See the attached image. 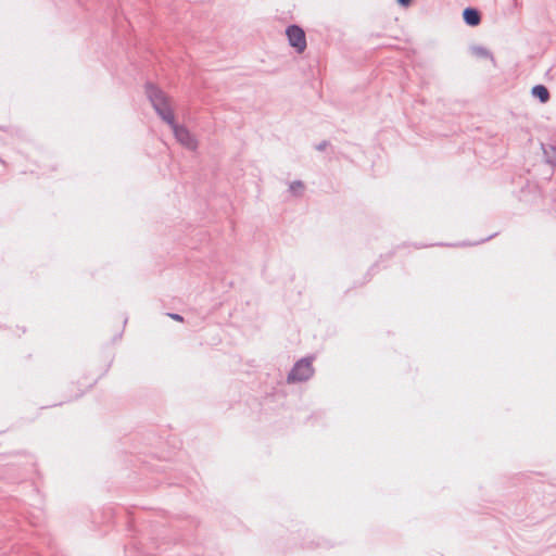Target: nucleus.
<instances>
[{
  "label": "nucleus",
  "instance_id": "2",
  "mask_svg": "<svg viewBox=\"0 0 556 556\" xmlns=\"http://www.w3.org/2000/svg\"><path fill=\"white\" fill-rule=\"evenodd\" d=\"M312 361V357H303L298 361L288 374L287 381L289 383L307 381L314 375Z\"/></svg>",
  "mask_w": 556,
  "mask_h": 556
},
{
  "label": "nucleus",
  "instance_id": "5",
  "mask_svg": "<svg viewBox=\"0 0 556 556\" xmlns=\"http://www.w3.org/2000/svg\"><path fill=\"white\" fill-rule=\"evenodd\" d=\"M463 18L468 26H478L481 22V13L478 9L468 7L463 11Z\"/></svg>",
  "mask_w": 556,
  "mask_h": 556
},
{
  "label": "nucleus",
  "instance_id": "3",
  "mask_svg": "<svg viewBox=\"0 0 556 556\" xmlns=\"http://www.w3.org/2000/svg\"><path fill=\"white\" fill-rule=\"evenodd\" d=\"M286 35L289 41V45L295 49L298 53L304 52L306 49V36L302 27L299 25L292 24L289 25L286 29Z\"/></svg>",
  "mask_w": 556,
  "mask_h": 556
},
{
  "label": "nucleus",
  "instance_id": "1",
  "mask_svg": "<svg viewBox=\"0 0 556 556\" xmlns=\"http://www.w3.org/2000/svg\"><path fill=\"white\" fill-rule=\"evenodd\" d=\"M146 94L162 121L169 126L174 125L175 116L167 94L152 83L146 84Z\"/></svg>",
  "mask_w": 556,
  "mask_h": 556
},
{
  "label": "nucleus",
  "instance_id": "4",
  "mask_svg": "<svg viewBox=\"0 0 556 556\" xmlns=\"http://www.w3.org/2000/svg\"><path fill=\"white\" fill-rule=\"evenodd\" d=\"M170 128L174 132L175 138L179 143L186 147L189 150H195L198 147V142L194 137L190 134V131L182 125H178L174 122V125H170Z\"/></svg>",
  "mask_w": 556,
  "mask_h": 556
},
{
  "label": "nucleus",
  "instance_id": "8",
  "mask_svg": "<svg viewBox=\"0 0 556 556\" xmlns=\"http://www.w3.org/2000/svg\"><path fill=\"white\" fill-rule=\"evenodd\" d=\"M472 52L478 58L491 59L493 62L495 61L493 54L484 47H472Z\"/></svg>",
  "mask_w": 556,
  "mask_h": 556
},
{
  "label": "nucleus",
  "instance_id": "12",
  "mask_svg": "<svg viewBox=\"0 0 556 556\" xmlns=\"http://www.w3.org/2000/svg\"><path fill=\"white\" fill-rule=\"evenodd\" d=\"M413 0H396V2L402 7H408Z\"/></svg>",
  "mask_w": 556,
  "mask_h": 556
},
{
  "label": "nucleus",
  "instance_id": "13",
  "mask_svg": "<svg viewBox=\"0 0 556 556\" xmlns=\"http://www.w3.org/2000/svg\"><path fill=\"white\" fill-rule=\"evenodd\" d=\"M492 237H493V236H489L488 238L483 239V240H482V242H483V241H486V240H489V239H492Z\"/></svg>",
  "mask_w": 556,
  "mask_h": 556
},
{
  "label": "nucleus",
  "instance_id": "10",
  "mask_svg": "<svg viewBox=\"0 0 556 556\" xmlns=\"http://www.w3.org/2000/svg\"><path fill=\"white\" fill-rule=\"evenodd\" d=\"M168 317H170L172 319L176 320V321H182L184 320V317L179 314H176V313H168L167 314Z\"/></svg>",
  "mask_w": 556,
  "mask_h": 556
},
{
  "label": "nucleus",
  "instance_id": "11",
  "mask_svg": "<svg viewBox=\"0 0 556 556\" xmlns=\"http://www.w3.org/2000/svg\"><path fill=\"white\" fill-rule=\"evenodd\" d=\"M327 146H328V141L324 140V141H321L320 143H318V144L316 146V149H317L318 151H324V150L327 148Z\"/></svg>",
  "mask_w": 556,
  "mask_h": 556
},
{
  "label": "nucleus",
  "instance_id": "7",
  "mask_svg": "<svg viewBox=\"0 0 556 556\" xmlns=\"http://www.w3.org/2000/svg\"><path fill=\"white\" fill-rule=\"evenodd\" d=\"M542 150L545 162L556 167V147L553 144L542 143Z\"/></svg>",
  "mask_w": 556,
  "mask_h": 556
},
{
  "label": "nucleus",
  "instance_id": "9",
  "mask_svg": "<svg viewBox=\"0 0 556 556\" xmlns=\"http://www.w3.org/2000/svg\"><path fill=\"white\" fill-rule=\"evenodd\" d=\"M289 190L295 194V195H299L302 193V191L304 190V184L301 181V180H295L293 182L290 184L289 186Z\"/></svg>",
  "mask_w": 556,
  "mask_h": 556
},
{
  "label": "nucleus",
  "instance_id": "6",
  "mask_svg": "<svg viewBox=\"0 0 556 556\" xmlns=\"http://www.w3.org/2000/svg\"><path fill=\"white\" fill-rule=\"evenodd\" d=\"M531 93L534 98H538L541 103H546L551 98L549 91L544 85H535Z\"/></svg>",
  "mask_w": 556,
  "mask_h": 556
}]
</instances>
